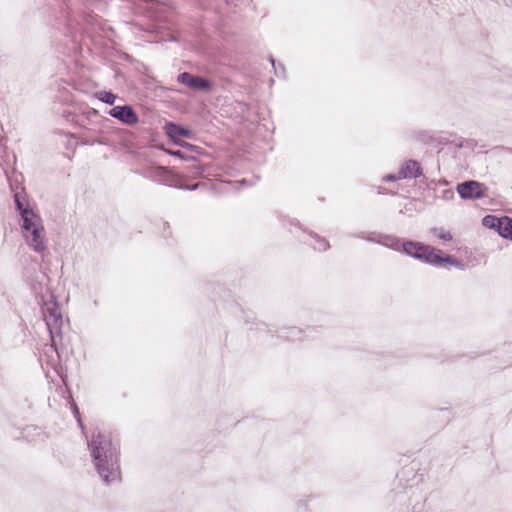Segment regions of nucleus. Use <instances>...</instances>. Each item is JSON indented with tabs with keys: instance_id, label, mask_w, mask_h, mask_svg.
I'll use <instances>...</instances> for the list:
<instances>
[{
	"instance_id": "obj_1",
	"label": "nucleus",
	"mask_w": 512,
	"mask_h": 512,
	"mask_svg": "<svg viewBox=\"0 0 512 512\" xmlns=\"http://www.w3.org/2000/svg\"><path fill=\"white\" fill-rule=\"evenodd\" d=\"M95 468L106 484L121 480L119 442L111 433L97 431L89 443Z\"/></svg>"
},
{
	"instance_id": "obj_2",
	"label": "nucleus",
	"mask_w": 512,
	"mask_h": 512,
	"mask_svg": "<svg viewBox=\"0 0 512 512\" xmlns=\"http://www.w3.org/2000/svg\"><path fill=\"white\" fill-rule=\"evenodd\" d=\"M22 230L27 244L36 252L46 250V233L41 218L32 210L22 212Z\"/></svg>"
},
{
	"instance_id": "obj_3",
	"label": "nucleus",
	"mask_w": 512,
	"mask_h": 512,
	"mask_svg": "<svg viewBox=\"0 0 512 512\" xmlns=\"http://www.w3.org/2000/svg\"><path fill=\"white\" fill-rule=\"evenodd\" d=\"M456 190L463 199H479L486 196L487 187L477 181H466L458 184Z\"/></svg>"
},
{
	"instance_id": "obj_4",
	"label": "nucleus",
	"mask_w": 512,
	"mask_h": 512,
	"mask_svg": "<svg viewBox=\"0 0 512 512\" xmlns=\"http://www.w3.org/2000/svg\"><path fill=\"white\" fill-rule=\"evenodd\" d=\"M422 255L423 256H422L421 260H423L429 264H432V265L440 266V265H444V264H449V265L456 264V260L453 257L444 254L440 249H436V248L428 246V245H427V250H425V253Z\"/></svg>"
},
{
	"instance_id": "obj_5",
	"label": "nucleus",
	"mask_w": 512,
	"mask_h": 512,
	"mask_svg": "<svg viewBox=\"0 0 512 512\" xmlns=\"http://www.w3.org/2000/svg\"><path fill=\"white\" fill-rule=\"evenodd\" d=\"M43 316L50 332L58 329L62 324V315L56 303H48L43 309Z\"/></svg>"
},
{
	"instance_id": "obj_6",
	"label": "nucleus",
	"mask_w": 512,
	"mask_h": 512,
	"mask_svg": "<svg viewBox=\"0 0 512 512\" xmlns=\"http://www.w3.org/2000/svg\"><path fill=\"white\" fill-rule=\"evenodd\" d=\"M109 115L117 118L121 122L127 125H134L138 123V115L130 106H115L109 111Z\"/></svg>"
},
{
	"instance_id": "obj_7",
	"label": "nucleus",
	"mask_w": 512,
	"mask_h": 512,
	"mask_svg": "<svg viewBox=\"0 0 512 512\" xmlns=\"http://www.w3.org/2000/svg\"><path fill=\"white\" fill-rule=\"evenodd\" d=\"M178 82L195 90H209L211 88L208 80L193 76L187 72L181 73L178 76Z\"/></svg>"
},
{
	"instance_id": "obj_8",
	"label": "nucleus",
	"mask_w": 512,
	"mask_h": 512,
	"mask_svg": "<svg viewBox=\"0 0 512 512\" xmlns=\"http://www.w3.org/2000/svg\"><path fill=\"white\" fill-rule=\"evenodd\" d=\"M422 173L420 164L415 160L406 161L399 169V177L402 179L416 178Z\"/></svg>"
},
{
	"instance_id": "obj_9",
	"label": "nucleus",
	"mask_w": 512,
	"mask_h": 512,
	"mask_svg": "<svg viewBox=\"0 0 512 512\" xmlns=\"http://www.w3.org/2000/svg\"><path fill=\"white\" fill-rule=\"evenodd\" d=\"M403 249L408 255L421 259L423 256L422 254L427 250V245L419 242L408 241L403 244Z\"/></svg>"
},
{
	"instance_id": "obj_10",
	"label": "nucleus",
	"mask_w": 512,
	"mask_h": 512,
	"mask_svg": "<svg viewBox=\"0 0 512 512\" xmlns=\"http://www.w3.org/2000/svg\"><path fill=\"white\" fill-rule=\"evenodd\" d=\"M165 131L166 134L174 141L179 137H190L191 135L189 130L174 123H167L165 125Z\"/></svg>"
},
{
	"instance_id": "obj_11",
	"label": "nucleus",
	"mask_w": 512,
	"mask_h": 512,
	"mask_svg": "<svg viewBox=\"0 0 512 512\" xmlns=\"http://www.w3.org/2000/svg\"><path fill=\"white\" fill-rule=\"evenodd\" d=\"M503 238L512 240V219L501 217L496 230Z\"/></svg>"
},
{
	"instance_id": "obj_12",
	"label": "nucleus",
	"mask_w": 512,
	"mask_h": 512,
	"mask_svg": "<svg viewBox=\"0 0 512 512\" xmlns=\"http://www.w3.org/2000/svg\"><path fill=\"white\" fill-rule=\"evenodd\" d=\"M499 221H500V218L493 216V215H487L483 218L482 223L487 228L497 230Z\"/></svg>"
},
{
	"instance_id": "obj_13",
	"label": "nucleus",
	"mask_w": 512,
	"mask_h": 512,
	"mask_svg": "<svg viewBox=\"0 0 512 512\" xmlns=\"http://www.w3.org/2000/svg\"><path fill=\"white\" fill-rule=\"evenodd\" d=\"M99 99L107 104H114L116 100V96L111 92H101L99 94Z\"/></svg>"
},
{
	"instance_id": "obj_14",
	"label": "nucleus",
	"mask_w": 512,
	"mask_h": 512,
	"mask_svg": "<svg viewBox=\"0 0 512 512\" xmlns=\"http://www.w3.org/2000/svg\"><path fill=\"white\" fill-rule=\"evenodd\" d=\"M167 153H169L170 155L172 156H175V157H178L182 160H190L192 159L190 156L186 155L184 152L180 151V150H166Z\"/></svg>"
},
{
	"instance_id": "obj_15",
	"label": "nucleus",
	"mask_w": 512,
	"mask_h": 512,
	"mask_svg": "<svg viewBox=\"0 0 512 512\" xmlns=\"http://www.w3.org/2000/svg\"><path fill=\"white\" fill-rule=\"evenodd\" d=\"M384 181H398V180H401L402 178L399 177V171L396 173V174H389V175H386L384 178Z\"/></svg>"
},
{
	"instance_id": "obj_16",
	"label": "nucleus",
	"mask_w": 512,
	"mask_h": 512,
	"mask_svg": "<svg viewBox=\"0 0 512 512\" xmlns=\"http://www.w3.org/2000/svg\"><path fill=\"white\" fill-rule=\"evenodd\" d=\"M15 203H16V206H17V209L22 213L23 210H29L28 208H24L23 207V203L21 202L20 200V197L18 194L15 195Z\"/></svg>"
},
{
	"instance_id": "obj_17",
	"label": "nucleus",
	"mask_w": 512,
	"mask_h": 512,
	"mask_svg": "<svg viewBox=\"0 0 512 512\" xmlns=\"http://www.w3.org/2000/svg\"><path fill=\"white\" fill-rule=\"evenodd\" d=\"M438 237L445 241H449L452 239V236L449 232H443V231L438 234Z\"/></svg>"
},
{
	"instance_id": "obj_18",
	"label": "nucleus",
	"mask_w": 512,
	"mask_h": 512,
	"mask_svg": "<svg viewBox=\"0 0 512 512\" xmlns=\"http://www.w3.org/2000/svg\"><path fill=\"white\" fill-rule=\"evenodd\" d=\"M198 184H194L192 186L183 185L182 183L177 184V187L179 188H185V189H196Z\"/></svg>"
},
{
	"instance_id": "obj_19",
	"label": "nucleus",
	"mask_w": 512,
	"mask_h": 512,
	"mask_svg": "<svg viewBox=\"0 0 512 512\" xmlns=\"http://www.w3.org/2000/svg\"><path fill=\"white\" fill-rule=\"evenodd\" d=\"M180 145H181V146H185V147H189V148H193V146H192V145H190V144H188V143H186V142H182V143H180Z\"/></svg>"
}]
</instances>
